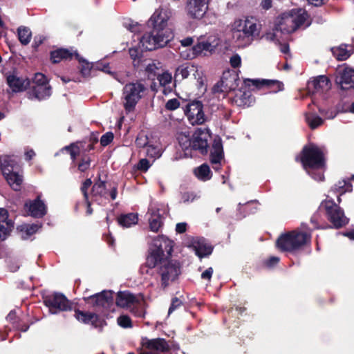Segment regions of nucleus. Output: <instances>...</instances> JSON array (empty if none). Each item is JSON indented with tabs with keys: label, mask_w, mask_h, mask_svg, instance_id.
I'll use <instances>...</instances> for the list:
<instances>
[{
	"label": "nucleus",
	"mask_w": 354,
	"mask_h": 354,
	"mask_svg": "<svg viewBox=\"0 0 354 354\" xmlns=\"http://www.w3.org/2000/svg\"><path fill=\"white\" fill-rule=\"evenodd\" d=\"M167 25V19L161 13H153L147 22V26L152 27V30L142 37L138 36V39L144 49L151 51L162 48L171 40L174 35Z\"/></svg>",
	"instance_id": "f257e3e1"
},
{
	"label": "nucleus",
	"mask_w": 354,
	"mask_h": 354,
	"mask_svg": "<svg viewBox=\"0 0 354 354\" xmlns=\"http://www.w3.org/2000/svg\"><path fill=\"white\" fill-rule=\"evenodd\" d=\"M348 222L349 218L345 216L344 210L333 199L323 201L319 211L310 218L313 229H339L346 225Z\"/></svg>",
	"instance_id": "f03ea898"
},
{
	"label": "nucleus",
	"mask_w": 354,
	"mask_h": 354,
	"mask_svg": "<svg viewBox=\"0 0 354 354\" xmlns=\"http://www.w3.org/2000/svg\"><path fill=\"white\" fill-rule=\"evenodd\" d=\"M301 162L312 178L317 181L324 180V175L321 169L325 166V159L322 148L314 144L305 146L302 150Z\"/></svg>",
	"instance_id": "7ed1b4c3"
},
{
	"label": "nucleus",
	"mask_w": 354,
	"mask_h": 354,
	"mask_svg": "<svg viewBox=\"0 0 354 354\" xmlns=\"http://www.w3.org/2000/svg\"><path fill=\"white\" fill-rule=\"evenodd\" d=\"M145 268H147V273L158 274L160 278V286L162 289L167 288L181 273L180 264L176 260L160 261L157 262V265L155 266H146L145 265L141 268L142 272H144Z\"/></svg>",
	"instance_id": "20e7f679"
},
{
	"label": "nucleus",
	"mask_w": 354,
	"mask_h": 354,
	"mask_svg": "<svg viewBox=\"0 0 354 354\" xmlns=\"http://www.w3.org/2000/svg\"><path fill=\"white\" fill-rule=\"evenodd\" d=\"M173 251V241L165 236H158L153 240L146 260V266H155L157 262L167 259Z\"/></svg>",
	"instance_id": "39448f33"
},
{
	"label": "nucleus",
	"mask_w": 354,
	"mask_h": 354,
	"mask_svg": "<svg viewBox=\"0 0 354 354\" xmlns=\"http://www.w3.org/2000/svg\"><path fill=\"white\" fill-rule=\"evenodd\" d=\"M311 233L294 230L281 234L277 240V247L282 252H294L310 241Z\"/></svg>",
	"instance_id": "423d86ee"
},
{
	"label": "nucleus",
	"mask_w": 354,
	"mask_h": 354,
	"mask_svg": "<svg viewBox=\"0 0 354 354\" xmlns=\"http://www.w3.org/2000/svg\"><path fill=\"white\" fill-rule=\"evenodd\" d=\"M211 138L210 131L208 129H197L191 138L184 136L179 140L182 149L185 151L192 149L198 151L204 155L207 153L209 140Z\"/></svg>",
	"instance_id": "0eeeda50"
},
{
	"label": "nucleus",
	"mask_w": 354,
	"mask_h": 354,
	"mask_svg": "<svg viewBox=\"0 0 354 354\" xmlns=\"http://www.w3.org/2000/svg\"><path fill=\"white\" fill-rule=\"evenodd\" d=\"M147 90V86L140 81L128 83L124 86L123 106L127 112H131L135 109Z\"/></svg>",
	"instance_id": "6e6552de"
},
{
	"label": "nucleus",
	"mask_w": 354,
	"mask_h": 354,
	"mask_svg": "<svg viewBox=\"0 0 354 354\" xmlns=\"http://www.w3.org/2000/svg\"><path fill=\"white\" fill-rule=\"evenodd\" d=\"M43 302L52 315L72 310V303L61 292H54L43 296Z\"/></svg>",
	"instance_id": "1a4fd4ad"
},
{
	"label": "nucleus",
	"mask_w": 354,
	"mask_h": 354,
	"mask_svg": "<svg viewBox=\"0 0 354 354\" xmlns=\"http://www.w3.org/2000/svg\"><path fill=\"white\" fill-rule=\"evenodd\" d=\"M184 111L189 123L192 125L202 124L206 121L203 105L199 100H194L189 102Z\"/></svg>",
	"instance_id": "9d476101"
},
{
	"label": "nucleus",
	"mask_w": 354,
	"mask_h": 354,
	"mask_svg": "<svg viewBox=\"0 0 354 354\" xmlns=\"http://www.w3.org/2000/svg\"><path fill=\"white\" fill-rule=\"evenodd\" d=\"M113 292L111 290H102L92 295L84 296L83 299L93 308L108 309L113 304Z\"/></svg>",
	"instance_id": "9b49d317"
},
{
	"label": "nucleus",
	"mask_w": 354,
	"mask_h": 354,
	"mask_svg": "<svg viewBox=\"0 0 354 354\" xmlns=\"http://www.w3.org/2000/svg\"><path fill=\"white\" fill-rule=\"evenodd\" d=\"M307 14L304 10L299 9L297 10H292L290 11V17L286 19V24H291L290 28L286 29L283 28L281 25L275 26L274 30H280L282 33L287 32L291 33L297 30L300 26H301L306 21Z\"/></svg>",
	"instance_id": "f8f14e48"
},
{
	"label": "nucleus",
	"mask_w": 354,
	"mask_h": 354,
	"mask_svg": "<svg viewBox=\"0 0 354 354\" xmlns=\"http://www.w3.org/2000/svg\"><path fill=\"white\" fill-rule=\"evenodd\" d=\"M237 81L236 75H231L229 72L223 73L221 80L212 87V93L216 94L235 90L238 86Z\"/></svg>",
	"instance_id": "ddd939ff"
},
{
	"label": "nucleus",
	"mask_w": 354,
	"mask_h": 354,
	"mask_svg": "<svg viewBox=\"0 0 354 354\" xmlns=\"http://www.w3.org/2000/svg\"><path fill=\"white\" fill-rule=\"evenodd\" d=\"M257 24L253 19H246L239 24V29L234 32V37L238 39L243 37L245 42L250 41L257 31Z\"/></svg>",
	"instance_id": "4468645a"
},
{
	"label": "nucleus",
	"mask_w": 354,
	"mask_h": 354,
	"mask_svg": "<svg viewBox=\"0 0 354 354\" xmlns=\"http://www.w3.org/2000/svg\"><path fill=\"white\" fill-rule=\"evenodd\" d=\"M208 0H187L185 10L187 15L192 19H201L207 9Z\"/></svg>",
	"instance_id": "2eb2a0df"
},
{
	"label": "nucleus",
	"mask_w": 354,
	"mask_h": 354,
	"mask_svg": "<svg viewBox=\"0 0 354 354\" xmlns=\"http://www.w3.org/2000/svg\"><path fill=\"white\" fill-rule=\"evenodd\" d=\"M75 319L84 324H91L95 328H99L101 331L104 322L102 320L100 316L95 313L84 312L79 309L75 310Z\"/></svg>",
	"instance_id": "dca6fc26"
},
{
	"label": "nucleus",
	"mask_w": 354,
	"mask_h": 354,
	"mask_svg": "<svg viewBox=\"0 0 354 354\" xmlns=\"http://www.w3.org/2000/svg\"><path fill=\"white\" fill-rule=\"evenodd\" d=\"M244 83L248 86H253L259 89L263 87L271 88L272 90L270 92L272 93H277L283 90V83L277 80L266 79H245L244 80Z\"/></svg>",
	"instance_id": "f3484780"
},
{
	"label": "nucleus",
	"mask_w": 354,
	"mask_h": 354,
	"mask_svg": "<svg viewBox=\"0 0 354 354\" xmlns=\"http://www.w3.org/2000/svg\"><path fill=\"white\" fill-rule=\"evenodd\" d=\"M25 208L28 210V214L33 218H40L47 213V207L45 203L41 200L40 196L32 201L25 203Z\"/></svg>",
	"instance_id": "a211bd4d"
},
{
	"label": "nucleus",
	"mask_w": 354,
	"mask_h": 354,
	"mask_svg": "<svg viewBox=\"0 0 354 354\" xmlns=\"http://www.w3.org/2000/svg\"><path fill=\"white\" fill-rule=\"evenodd\" d=\"M6 83L13 93L22 92L30 86L28 79L18 77L15 73L6 74Z\"/></svg>",
	"instance_id": "6ab92c4d"
},
{
	"label": "nucleus",
	"mask_w": 354,
	"mask_h": 354,
	"mask_svg": "<svg viewBox=\"0 0 354 354\" xmlns=\"http://www.w3.org/2000/svg\"><path fill=\"white\" fill-rule=\"evenodd\" d=\"M330 84L328 78L325 75H319L310 80L307 83L309 92L313 94H322L330 88Z\"/></svg>",
	"instance_id": "aec40b11"
},
{
	"label": "nucleus",
	"mask_w": 354,
	"mask_h": 354,
	"mask_svg": "<svg viewBox=\"0 0 354 354\" xmlns=\"http://www.w3.org/2000/svg\"><path fill=\"white\" fill-rule=\"evenodd\" d=\"M28 92V97L38 101L45 100L51 95V86L49 84L32 85Z\"/></svg>",
	"instance_id": "412c9836"
},
{
	"label": "nucleus",
	"mask_w": 354,
	"mask_h": 354,
	"mask_svg": "<svg viewBox=\"0 0 354 354\" xmlns=\"http://www.w3.org/2000/svg\"><path fill=\"white\" fill-rule=\"evenodd\" d=\"M219 44V40L215 37H209L206 40L199 41L193 48L196 55L203 54L207 55V53H212L215 50Z\"/></svg>",
	"instance_id": "4be33fe9"
},
{
	"label": "nucleus",
	"mask_w": 354,
	"mask_h": 354,
	"mask_svg": "<svg viewBox=\"0 0 354 354\" xmlns=\"http://www.w3.org/2000/svg\"><path fill=\"white\" fill-rule=\"evenodd\" d=\"M13 227L14 223L8 218V211L4 208H0V240H6Z\"/></svg>",
	"instance_id": "5701e85b"
},
{
	"label": "nucleus",
	"mask_w": 354,
	"mask_h": 354,
	"mask_svg": "<svg viewBox=\"0 0 354 354\" xmlns=\"http://www.w3.org/2000/svg\"><path fill=\"white\" fill-rule=\"evenodd\" d=\"M257 202V201H250L243 204L239 203L236 209V218L241 220L250 214H255L258 210V207L254 204Z\"/></svg>",
	"instance_id": "b1692460"
},
{
	"label": "nucleus",
	"mask_w": 354,
	"mask_h": 354,
	"mask_svg": "<svg viewBox=\"0 0 354 354\" xmlns=\"http://www.w3.org/2000/svg\"><path fill=\"white\" fill-rule=\"evenodd\" d=\"M195 254L200 259L206 257L212 253L213 248L204 239H200L193 242Z\"/></svg>",
	"instance_id": "393cba45"
},
{
	"label": "nucleus",
	"mask_w": 354,
	"mask_h": 354,
	"mask_svg": "<svg viewBox=\"0 0 354 354\" xmlns=\"http://www.w3.org/2000/svg\"><path fill=\"white\" fill-rule=\"evenodd\" d=\"M144 345L150 351L159 352H167L169 350V346L167 342L163 338H156V339H146L144 342Z\"/></svg>",
	"instance_id": "a878e982"
},
{
	"label": "nucleus",
	"mask_w": 354,
	"mask_h": 354,
	"mask_svg": "<svg viewBox=\"0 0 354 354\" xmlns=\"http://www.w3.org/2000/svg\"><path fill=\"white\" fill-rule=\"evenodd\" d=\"M224 157L223 147L221 138L216 137L212 144V149L210 152L211 163H220Z\"/></svg>",
	"instance_id": "bb28decb"
},
{
	"label": "nucleus",
	"mask_w": 354,
	"mask_h": 354,
	"mask_svg": "<svg viewBox=\"0 0 354 354\" xmlns=\"http://www.w3.org/2000/svg\"><path fill=\"white\" fill-rule=\"evenodd\" d=\"M338 83L344 90L354 88V69H344L339 77Z\"/></svg>",
	"instance_id": "cd10ccee"
},
{
	"label": "nucleus",
	"mask_w": 354,
	"mask_h": 354,
	"mask_svg": "<svg viewBox=\"0 0 354 354\" xmlns=\"http://www.w3.org/2000/svg\"><path fill=\"white\" fill-rule=\"evenodd\" d=\"M331 52L337 60L344 61L353 53V47L343 44L339 46L333 47L331 48Z\"/></svg>",
	"instance_id": "c85d7f7f"
},
{
	"label": "nucleus",
	"mask_w": 354,
	"mask_h": 354,
	"mask_svg": "<svg viewBox=\"0 0 354 354\" xmlns=\"http://www.w3.org/2000/svg\"><path fill=\"white\" fill-rule=\"evenodd\" d=\"M148 214H150L149 218L150 230L154 232H158L162 224V216L159 212V209H154L152 207L148 209Z\"/></svg>",
	"instance_id": "c756f323"
},
{
	"label": "nucleus",
	"mask_w": 354,
	"mask_h": 354,
	"mask_svg": "<svg viewBox=\"0 0 354 354\" xmlns=\"http://www.w3.org/2000/svg\"><path fill=\"white\" fill-rule=\"evenodd\" d=\"M0 162V167L3 176L14 172L17 166V160L12 156L6 155L1 157Z\"/></svg>",
	"instance_id": "7c9ffc66"
},
{
	"label": "nucleus",
	"mask_w": 354,
	"mask_h": 354,
	"mask_svg": "<svg viewBox=\"0 0 354 354\" xmlns=\"http://www.w3.org/2000/svg\"><path fill=\"white\" fill-rule=\"evenodd\" d=\"M135 296L128 291H120L118 293L116 297V305L118 306L125 308L129 306L135 302Z\"/></svg>",
	"instance_id": "2f4dec72"
},
{
	"label": "nucleus",
	"mask_w": 354,
	"mask_h": 354,
	"mask_svg": "<svg viewBox=\"0 0 354 354\" xmlns=\"http://www.w3.org/2000/svg\"><path fill=\"white\" fill-rule=\"evenodd\" d=\"M138 221V215L135 213L121 214L118 218V224L123 227H130L132 225L137 224Z\"/></svg>",
	"instance_id": "473e14b6"
},
{
	"label": "nucleus",
	"mask_w": 354,
	"mask_h": 354,
	"mask_svg": "<svg viewBox=\"0 0 354 354\" xmlns=\"http://www.w3.org/2000/svg\"><path fill=\"white\" fill-rule=\"evenodd\" d=\"M73 53L65 48H59L50 53V60L53 63H59L62 59H71Z\"/></svg>",
	"instance_id": "72a5a7b5"
},
{
	"label": "nucleus",
	"mask_w": 354,
	"mask_h": 354,
	"mask_svg": "<svg viewBox=\"0 0 354 354\" xmlns=\"http://www.w3.org/2000/svg\"><path fill=\"white\" fill-rule=\"evenodd\" d=\"M10 185V186L15 191H18L21 188L23 182L22 176L19 175L17 171H14L3 176Z\"/></svg>",
	"instance_id": "f704fd0d"
},
{
	"label": "nucleus",
	"mask_w": 354,
	"mask_h": 354,
	"mask_svg": "<svg viewBox=\"0 0 354 354\" xmlns=\"http://www.w3.org/2000/svg\"><path fill=\"white\" fill-rule=\"evenodd\" d=\"M42 225L40 224H30L22 225L18 227V230L21 232V238L23 239H28L33 234L36 233L37 230L41 228Z\"/></svg>",
	"instance_id": "c9c22d12"
},
{
	"label": "nucleus",
	"mask_w": 354,
	"mask_h": 354,
	"mask_svg": "<svg viewBox=\"0 0 354 354\" xmlns=\"http://www.w3.org/2000/svg\"><path fill=\"white\" fill-rule=\"evenodd\" d=\"M353 190V186L351 183L345 179L338 181L330 189L331 192L339 193L340 195L345 194L346 192H351Z\"/></svg>",
	"instance_id": "e433bc0d"
},
{
	"label": "nucleus",
	"mask_w": 354,
	"mask_h": 354,
	"mask_svg": "<svg viewBox=\"0 0 354 354\" xmlns=\"http://www.w3.org/2000/svg\"><path fill=\"white\" fill-rule=\"evenodd\" d=\"M92 194L94 196H99L107 198L108 192L106 190V183L99 179L92 187Z\"/></svg>",
	"instance_id": "4c0bfd02"
},
{
	"label": "nucleus",
	"mask_w": 354,
	"mask_h": 354,
	"mask_svg": "<svg viewBox=\"0 0 354 354\" xmlns=\"http://www.w3.org/2000/svg\"><path fill=\"white\" fill-rule=\"evenodd\" d=\"M194 174L198 179L203 181L208 180L212 177L210 168L205 163L194 169Z\"/></svg>",
	"instance_id": "58836bf2"
},
{
	"label": "nucleus",
	"mask_w": 354,
	"mask_h": 354,
	"mask_svg": "<svg viewBox=\"0 0 354 354\" xmlns=\"http://www.w3.org/2000/svg\"><path fill=\"white\" fill-rule=\"evenodd\" d=\"M305 119L309 127L315 129L322 125L324 122L323 119L315 113H306Z\"/></svg>",
	"instance_id": "ea45409f"
},
{
	"label": "nucleus",
	"mask_w": 354,
	"mask_h": 354,
	"mask_svg": "<svg viewBox=\"0 0 354 354\" xmlns=\"http://www.w3.org/2000/svg\"><path fill=\"white\" fill-rule=\"evenodd\" d=\"M191 71H193V69L186 64L179 66L175 72V81H181L187 78L189 75Z\"/></svg>",
	"instance_id": "a19ab883"
},
{
	"label": "nucleus",
	"mask_w": 354,
	"mask_h": 354,
	"mask_svg": "<svg viewBox=\"0 0 354 354\" xmlns=\"http://www.w3.org/2000/svg\"><path fill=\"white\" fill-rule=\"evenodd\" d=\"M17 32L19 40L21 44H28L32 35L30 29L24 26H20L17 29Z\"/></svg>",
	"instance_id": "79ce46f5"
},
{
	"label": "nucleus",
	"mask_w": 354,
	"mask_h": 354,
	"mask_svg": "<svg viewBox=\"0 0 354 354\" xmlns=\"http://www.w3.org/2000/svg\"><path fill=\"white\" fill-rule=\"evenodd\" d=\"M162 154V150L159 146L153 145H148L147 146V156L153 158L154 160L161 157Z\"/></svg>",
	"instance_id": "37998d69"
},
{
	"label": "nucleus",
	"mask_w": 354,
	"mask_h": 354,
	"mask_svg": "<svg viewBox=\"0 0 354 354\" xmlns=\"http://www.w3.org/2000/svg\"><path fill=\"white\" fill-rule=\"evenodd\" d=\"M129 53L131 58L133 60L134 66L139 64L142 61V50L140 48V47L135 46L130 48Z\"/></svg>",
	"instance_id": "c03bdc74"
},
{
	"label": "nucleus",
	"mask_w": 354,
	"mask_h": 354,
	"mask_svg": "<svg viewBox=\"0 0 354 354\" xmlns=\"http://www.w3.org/2000/svg\"><path fill=\"white\" fill-rule=\"evenodd\" d=\"M157 79L161 86H166L171 82L172 76L169 72H164L162 74H158Z\"/></svg>",
	"instance_id": "a18cd8bd"
},
{
	"label": "nucleus",
	"mask_w": 354,
	"mask_h": 354,
	"mask_svg": "<svg viewBox=\"0 0 354 354\" xmlns=\"http://www.w3.org/2000/svg\"><path fill=\"white\" fill-rule=\"evenodd\" d=\"M199 198L194 192H184L181 195V201L184 203H189L194 202Z\"/></svg>",
	"instance_id": "49530a36"
},
{
	"label": "nucleus",
	"mask_w": 354,
	"mask_h": 354,
	"mask_svg": "<svg viewBox=\"0 0 354 354\" xmlns=\"http://www.w3.org/2000/svg\"><path fill=\"white\" fill-rule=\"evenodd\" d=\"M118 324L124 328H131L132 326L131 320L127 315H120L118 318Z\"/></svg>",
	"instance_id": "de8ad7c7"
},
{
	"label": "nucleus",
	"mask_w": 354,
	"mask_h": 354,
	"mask_svg": "<svg viewBox=\"0 0 354 354\" xmlns=\"http://www.w3.org/2000/svg\"><path fill=\"white\" fill-rule=\"evenodd\" d=\"M48 84L47 77L42 73H35L32 79V85Z\"/></svg>",
	"instance_id": "09e8293b"
},
{
	"label": "nucleus",
	"mask_w": 354,
	"mask_h": 354,
	"mask_svg": "<svg viewBox=\"0 0 354 354\" xmlns=\"http://www.w3.org/2000/svg\"><path fill=\"white\" fill-rule=\"evenodd\" d=\"M124 26L131 32H137L140 31V26L137 22H133L131 19L124 21Z\"/></svg>",
	"instance_id": "8fccbe9b"
},
{
	"label": "nucleus",
	"mask_w": 354,
	"mask_h": 354,
	"mask_svg": "<svg viewBox=\"0 0 354 354\" xmlns=\"http://www.w3.org/2000/svg\"><path fill=\"white\" fill-rule=\"evenodd\" d=\"M113 133L111 131L106 132L100 138V144L103 147L109 145L113 140Z\"/></svg>",
	"instance_id": "3c124183"
},
{
	"label": "nucleus",
	"mask_w": 354,
	"mask_h": 354,
	"mask_svg": "<svg viewBox=\"0 0 354 354\" xmlns=\"http://www.w3.org/2000/svg\"><path fill=\"white\" fill-rule=\"evenodd\" d=\"M91 185H92L91 180L90 178H87L83 182V183L81 186V192H82V194L84 195V198L85 201H88V189L91 187Z\"/></svg>",
	"instance_id": "603ef678"
},
{
	"label": "nucleus",
	"mask_w": 354,
	"mask_h": 354,
	"mask_svg": "<svg viewBox=\"0 0 354 354\" xmlns=\"http://www.w3.org/2000/svg\"><path fill=\"white\" fill-rule=\"evenodd\" d=\"M240 100H241L243 104L247 106H251V104L254 101V97L251 94L245 92L243 93V94L241 95Z\"/></svg>",
	"instance_id": "864d4df0"
},
{
	"label": "nucleus",
	"mask_w": 354,
	"mask_h": 354,
	"mask_svg": "<svg viewBox=\"0 0 354 354\" xmlns=\"http://www.w3.org/2000/svg\"><path fill=\"white\" fill-rule=\"evenodd\" d=\"M179 106L180 102L176 98L170 99L165 104V108L169 111H174Z\"/></svg>",
	"instance_id": "5fc2aeb1"
},
{
	"label": "nucleus",
	"mask_w": 354,
	"mask_h": 354,
	"mask_svg": "<svg viewBox=\"0 0 354 354\" xmlns=\"http://www.w3.org/2000/svg\"><path fill=\"white\" fill-rule=\"evenodd\" d=\"M151 164L146 158H142L138 163V169L142 171H147L151 167Z\"/></svg>",
	"instance_id": "6e6d98bb"
},
{
	"label": "nucleus",
	"mask_w": 354,
	"mask_h": 354,
	"mask_svg": "<svg viewBox=\"0 0 354 354\" xmlns=\"http://www.w3.org/2000/svg\"><path fill=\"white\" fill-rule=\"evenodd\" d=\"M230 64L232 68H239L241 64V58L239 54L233 55L230 59Z\"/></svg>",
	"instance_id": "4d7b16f0"
},
{
	"label": "nucleus",
	"mask_w": 354,
	"mask_h": 354,
	"mask_svg": "<svg viewBox=\"0 0 354 354\" xmlns=\"http://www.w3.org/2000/svg\"><path fill=\"white\" fill-rule=\"evenodd\" d=\"M182 304V301L178 297H174L171 299V303L168 310V315L171 314L176 308L180 307Z\"/></svg>",
	"instance_id": "13d9d810"
},
{
	"label": "nucleus",
	"mask_w": 354,
	"mask_h": 354,
	"mask_svg": "<svg viewBox=\"0 0 354 354\" xmlns=\"http://www.w3.org/2000/svg\"><path fill=\"white\" fill-rule=\"evenodd\" d=\"M158 69V67L153 62L148 64L145 67V71L148 74L149 77H151V75H156V71Z\"/></svg>",
	"instance_id": "bf43d9fd"
},
{
	"label": "nucleus",
	"mask_w": 354,
	"mask_h": 354,
	"mask_svg": "<svg viewBox=\"0 0 354 354\" xmlns=\"http://www.w3.org/2000/svg\"><path fill=\"white\" fill-rule=\"evenodd\" d=\"M280 261L278 257H271L265 261V265L269 268L274 267Z\"/></svg>",
	"instance_id": "052dcab7"
},
{
	"label": "nucleus",
	"mask_w": 354,
	"mask_h": 354,
	"mask_svg": "<svg viewBox=\"0 0 354 354\" xmlns=\"http://www.w3.org/2000/svg\"><path fill=\"white\" fill-rule=\"evenodd\" d=\"M82 62L84 64L82 65L80 72L84 77L88 76L91 73L90 64L88 62H85V60L84 59L82 60Z\"/></svg>",
	"instance_id": "680f3d73"
},
{
	"label": "nucleus",
	"mask_w": 354,
	"mask_h": 354,
	"mask_svg": "<svg viewBox=\"0 0 354 354\" xmlns=\"http://www.w3.org/2000/svg\"><path fill=\"white\" fill-rule=\"evenodd\" d=\"M8 268L10 272H15L20 268V264L18 261L10 260L8 263Z\"/></svg>",
	"instance_id": "e2e57ef3"
},
{
	"label": "nucleus",
	"mask_w": 354,
	"mask_h": 354,
	"mask_svg": "<svg viewBox=\"0 0 354 354\" xmlns=\"http://www.w3.org/2000/svg\"><path fill=\"white\" fill-rule=\"evenodd\" d=\"M213 274V268L212 267L208 268L201 274V279L204 280L210 281Z\"/></svg>",
	"instance_id": "0e129e2a"
},
{
	"label": "nucleus",
	"mask_w": 354,
	"mask_h": 354,
	"mask_svg": "<svg viewBox=\"0 0 354 354\" xmlns=\"http://www.w3.org/2000/svg\"><path fill=\"white\" fill-rule=\"evenodd\" d=\"M90 166V160L88 159L87 160H82V161L78 165V169L80 171H85Z\"/></svg>",
	"instance_id": "69168bd1"
},
{
	"label": "nucleus",
	"mask_w": 354,
	"mask_h": 354,
	"mask_svg": "<svg viewBox=\"0 0 354 354\" xmlns=\"http://www.w3.org/2000/svg\"><path fill=\"white\" fill-rule=\"evenodd\" d=\"M187 223L185 222L177 223L176 226V232L179 234L185 232L187 230Z\"/></svg>",
	"instance_id": "338daca9"
},
{
	"label": "nucleus",
	"mask_w": 354,
	"mask_h": 354,
	"mask_svg": "<svg viewBox=\"0 0 354 354\" xmlns=\"http://www.w3.org/2000/svg\"><path fill=\"white\" fill-rule=\"evenodd\" d=\"M109 187L111 190L108 193V195L110 196L112 200H115L118 196V187L116 185L111 186V185H109Z\"/></svg>",
	"instance_id": "774afa93"
}]
</instances>
